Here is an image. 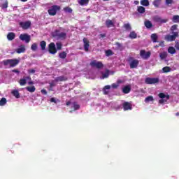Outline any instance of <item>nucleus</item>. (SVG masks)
<instances>
[{"instance_id": "nucleus-1", "label": "nucleus", "mask_w": 179, "mask_h": 179, "mask_svg": "<svg viewBox=\"0 0 179 179\" xmlns=\"http://www.w3.org/2000/svg\"><path fill=\"white\" fill-rule=\"evenodd\" d=\"M20 62V60L18 59H8L1 62L4 66H9V68H15V66H17Z\"/></svg>"}, {"instance_id": "nucleus-2", "label": "nucleus", "mask_w": 179, "mask_h": 179, "mask_svg": "<svg viewBox=\"0 0 179 179\" xmlns=\"http://www.w3.org/2000/svg\"><path fill=\"white\" fill-rule=\"evenodd\" d=\"M58 10H61V6L54 5L51 6V8L48 10V12L50 16H55Z\"/></svg>"}, {"instance_id": "nucleus-3", "label": "nucleus", "mask_w": 179, "mask_h": 179, "mask_svg": "<svg viewBox=\"0 0 179 179\" xmlns=\"http://www.w3.org/2000/svg\"><path fill=\"white\" fill-rule=\"evenodd\" d=\"M160 80L157 78H146L145 80V83L146 85H156V83H159Z\"/></svg>"}, {"instance_id": "nucleus-4", "label": "nucleus", "mask_w": 179, "mask_h": 179, "mask_svg": "<svg viewBox=\"0 0 179 179\" xmlns=\"http://www.w3.org/2000/svg\"><path fill=\"white\" fill-rule=\"evenodd\" d=\"M90 66L92 68H97V69H101V68L104 67V64L101 62H97L96 60H93L90 64Z\"/></svg>"}, {"instance_id": "nucleus-5", "label": "nucleus", "mask_w": 179, "mask_h": 179, "mask_svg": "<svg viewBox=\"0 0 179 179\" xmlns=\"http://www.w3.org/2000/svg\"><path fill=\"white\" fill-rule=\"evenodd\" d=\"M129 61H131L129 63L131 69L138 68V65H139V60L134 59V57H130Z\"/></svg>"}, {"instance_id": "nucleus-6", "label": "nucleus", "mask_w": 179, "mask_h": 179, "mask_svg": "<svg viewBox=\"0 0 179 179\" xmlns=\"http://www.w3.org/2000/svg\"><path fill=\"white\" fill-rule=\"evenodd\" d=\"M48 52L52 55L57 54V50L55 47V43H54V42H52L48 45Z\"/></svg>"}, {"instance_id": "nucleus-7", "label": "nucleus", "mask_w": 179, "mask_h": 179, "mask_svg": "<svg viewBox=\"0 0 179 179\" xmlns=\"http://www.w3.org/2000/svg\"><path fill=\"white\" fill-rule=\"evenodd\" d=\"M173 35H166L165 36V40L166 41H174L177 37H178V32H172Z\"/></svg>"}, {"instance_id": "nucleus-8", "label": "nucleus", "mask_w": 179, "mask_h": 179, "mask_svg": "<svg viewBox=\"0 0 179 179\" xmlns=\"http://www.w3.org/2000/svg\"><path fill=\"white\" fill-rule=\"evenodd\" d=\"M19 38L22 41H25V43H30V41L31 40L30 35H29L27 34H20L19 36Z\"/></svg>"}, {"instance_id": "nucleus-9", "label": "nucleus", "mask_w": 179, "mask_h": 179, "mask_svg": "<svg viewBox=\"0 0 179 179\" xmlns=\"http://www.w3.org/2000/svg\"><path fill=\"white\" fill-rule=\"evenodd\" d=\"M19 24L23 30H27L28 29H30L31 26V22L30 21L20 22Z\"/></svg>"}, {"instance_id": "nucleus-10", "label": "nucleus", "mask_w": 179, "mask_h": 179, "mask_svg": "<svg viewBox=\"0 0 179 179\" xmlns=\"http://www.w3.org/2000/svg\"><path fill=\"white\" fill-rule=\"evenodd\" d=\"M152 19L156 23H160V24H163V23H167V22H169L168 19H162L159 15L154 16Z\"/></svg>"}, {"instance_id": "nucleus-11", "label": "nucleus", "mask_w": 179, "mask_h": 179, "mask_svg": "<svg viewBox=\"0 0 179 179\" xmlns=\"http://www.w3.org/2000/svg\"><path fill=\"white\" fill-rule=\"evenodd\" d=\"M150 52H146L144 50L140 51V56L143 59H148V58H150Z\"/></svg>"}, {"instance_id": "nucleus-12", "label": "nucleus", "mask_w": 179, "mask_h": 179, "mask_svg": "<svg viewBox=\"0 0 179 179\" xmlns=\"http://www.w3.org/2000/svg\"><path fill=\"white\" fill-rule=\"evenodd\" d=\"M83 47H84V50L86 52H89V47H90V42L89 41V40L87 39V38H83Z\"/></svg>"}, {"instance_id": "nucleus-13", "label": "nucleus", "mask_w": 179, "mask_h": 179, "mask_svg": "<svg viewBox=\"0 0 179 179\" xmlns=\"http://www.w3.org/2000/svg\"><path fill=\"white\" fill-rule=\"evenodd\" d=\"M27 80H31V77L26 76L24 78H21L19 81L20 86H24L27 83Z\"/></svg>"}, {"instance_id": "nucleus-14", "label": "nucleus", "mask_w": 179, "mask_h": 179, "mask_svg": "<svg viewBox=\"0 0 179 179\" xmlns=\"http://www.w3.org/2000/svg\"><path fill=\"white\" fill-rule=\"evenodd\" d=\"M124 111H128V110H132V105L129 102H124L123 103Z\"/></svg>"}, {"instance_id": "nucleus-15", "label": "nucleus", "mask_w": 179, "mask_h": 179, "mask_svg": "<svg viewBox=\"0 0 179 179\" xmlns=\"http://www.w3.org/2000/svg\"><path fill=\"white\" fill-rule=\"evenodd\" d=\"M55 82H66V80H68V77L65 76H61L59 77H57L55 79Z\"/></svg>"}, {"instance_id": "nucleus-16", "label": "nucleus", "mask_w": 179, "mask_h": 179, "mask_svg": "<svg viewBox=\"0 0 179 179\" xmlns=\"http://www.w3.org/2000/svg\"><path fill=\"white\" fill-rule=\"evenodd\" d=\"M26 51V48L24 45H22L20 46V48H17L15 50V52L17 54H22Z\"/></svg>"}, {"instance_id": "nucleus-17", "label": "nucleus", "mask_w": 179, "mask_h": 179, "mask_svg": "<svg viewBox=\"0 0 179 179\" xmlns=\"http://www.w3.org/2000/svg\"><path fill=\"white\" fill-rule=\"evenodd\" d=\"M15 37H16V34H15L14 32H9L7 34V38L9 41H12L13 40H15Z\"/></svg>"}, {"instance_id": "nucleus-18", "label": "nucleus", "mask_w": 179, "mask_h": 179, "mask_svg": "<svg viewBox=\"0 0 179 179\" xmlns=\"http://www.w3.org/2000/svg\"><path fill=\"white\" fill-rule=\"evenodd\" d=\"M131 92V85H126L122 88V92L124 93V94H128Z\"/></svg>"}, {"instance_id": "nucleus-19", "label": "nucleus", "mask_w": 179, "mask_h": 179, "mask_svg": "<svg viewBox=\"0 0 179 179\" xmlns=\"http://www.w3.org/2000/svg\"><path fill=\"white\" fill-rule=\"evenodd\" d=\"M56 37H57V38H62V40H65V38H66V33L61 32L60 34H57Z\"/></svg>"}, {"instance_id": "nucleus-20", "label": "nucleus", "mask_w": 179, "mask_h": 179, "mask_svg": "<svg viewBox=\"0 0 179 179\" xmlns=\"http://www.w3.org/2000/svg\"><path fill=\"white\" fill-rule=\"evenodd\" d=\"M106 26L108 29H110V27H114V22L111 20H107L106 21Z\"/></svg>"}, {"instance_id": "nucleus-21", "label": "nucleus", "mask_w": 179, "mask_h": 179, "mask_svg": "<svg viewBox=\"0 0 179 179\" xmlns=\"http://www.w3.org/2000/svg\"><path fill=\"white\" fill-rule=\"evenodd\" d=\"M144 24L147 29H152L153 27V24L149 20L145 21Z\"/></svg>"}, {"instance_id": "nucleus-22", "label": "nucleus", "mask_w": 179, "mask_h": 179, "mask_svg": "<svg viewBox=\"0 0 179 179\" xmlns=\"http://www.w3.org/2000/svg\"><path fill=\"white\" fill-rule=\"evenodd\" d=\"M159 97L160 99H165L166 100H170V95H166L163 92H161L159 94Z\"/></svg>"}, {"instance_id": "nucleus-23", "label": "nucleus", "mask_w": 179, "mask_h": 179, "mask_svg": "<svg viewBox=\"0 0 179 179\" xmlns=\"http://www.w3.org/2000/svg\"><path fill=\"white\" fill-rule=\"evenodd\" d=\"M11 94H13V96H14V97H15V99L20 98V93H19V91L17 90H13L11 92Z\"/></svg>"}, {"instance_id": "nucleus-24", "label": "nucleus", "mask_w": 179, "mask_h": 179, "mask_svg": "<svg viewBox=\"0 0 179 179\" xmlns=\"http://www.w3.org/2000/svg\"><path fill=\"white\" fill-rule=\"evenodd\" d=\"M129 37V38H131V40H134L138 37V34L135 33V31H132L130 32Z\"/></svg>"}, {"instance_id": "nucleus-25", "label": "nucleus", "mask_w": 179, "mask_h": 179, "mask_svg": "<svg viewBox=\"0 0 179 179\" xmlns=\"http://www.w3.org/2000/svg\"><path fill=\"white\" fill-rule=\"evenodd\" d=\"M137 11L138 12V13L143 14L145 13V12H146V8H145V7L143 6H138L137 8Z\"/></svg>"}, {"instance_id": "nucleus-26", "label": "nucleus", "mask_w": 179, "mask_h": 179, "mask_svg": "<svg viewBox=\"0 0 179 179\" xmlns=\"http://www.w3.org/2000/svg\"><path fill=\"white\" fill-rule=\"evenodd\" d=\"M167 52H162L159 54L160 59H166L167 58Z\"/></svg>"}, {"instance_id": "nucleus-27", "label": "nucleus", "mask_w": 179, "mask_h": 179, "mask_svg": "<svg viewBox=\"0 0 179 179\" xmlns=\"http://www.w3.org/2000/svg\"><path fill=\"white\" fill-rule=\"evenodd\" d=\"M26 90H27V92H29V93H34L36 92V87H27Z\"/></svg>"}, {"instance_id": "nucleus-28", "label": "nucleus", "mask_w": 179, "mask_h": 179, "mask_svg": "<svg viewBox=\"0 0 179 179\" xmlns=\"http://www.w3.org/2000/svg\"><path fill=\"white\" fill-rule=\"evenodd\" d=\"M40 45L42 51H44V50H45V47H47V43L45 42V41H42L40 43Z\"/></svg>"}, {"instance_id": "nucleus-29", "label": "nucleus", "mask_w": 179, "mask_h": 179, "mask_svg": "<svg viewBox=\"0 0 179 179\" xmlns=\"http://www.w3.org/2000/svg\"><path fill=\"white\" fill-rule=\"evenodd\" d=\"M110 76V71L107 69L104 73H102L101 79H106Z\"/></svg>"}, {"instance_id": "nucleus-30", "label": "nucleus", "mask_w": 179, "mask_h": 179, "mask_svg": "<svg viewBox=\"0 0 179 179\" xmlns=\"http://www.w3.org/2000/svg\"><path fill=\"white\" fill-rule=\"evenodd\" d=\"M110 89H111V86L106 85L103 89V94H108V91L107 90H110Z\"/></svg>"}, {"instance_id": "nucleus-31", "label": "nucleus", "mask_w": 179, "mask_h": 179, "mask_svg": "<svg viewBox=\"0 0 179 179\" xmlns=\"http://www.w3.org/2000/svg\"><path fill=\"white\" fill-rule=\"evenodd\" d=\"M123 27L127 30V31H131L132 30V27H131V24L129 23L124 24L123 25Z\"/></svg>"}, {"instance_id": "nucleus-32", "label": "nucleus", "mask_w": 179, "mask_h": 179, "mask_svg": "<svg viewBox=\"0 0 179 179\" xmlns=\"http://www.w3.org/2000/svg\"><path fill=\"white\" fill-rule=\"evenodd\" d=\"M78 3L81 6H84V5H88L89 4V0H80L78 1Z\"/></svg>"}, {"instance_id": "nucleus-33", "label": "nucleus", "mask_w": 179, "mask_h": 179, "mask_svg": "<svg viewBox=\"0 0 179 179\" xmlns=\"http://www.w3.org/2000/svg\"><path fill=\"white\" fill-rule=\"evenodd\" d=\"M73 111H76V110H79L80 108V106L78 104V102H73Z\"/></svg>"}, {"instance_id": "nucleus-34", "label": "nucleus", "mask_w": 179, "mask_h": 179, "mask_svg": "<svg viewBox=\"0 0 179 179\" xmlns=\"http://www.w3.org/2000/svg\"><path fill=\"white\" fill-rule=\"evenodd\" d=\"M155 99H153V96H148L145 99V103H150V101H153Z\"/></svg>"}, {"instance_id": "nucleus-35", "label": "nucleus", "mask_w": 179, "mask_h": 179, "mask_svg": "<svg viewBox=\"0 0 179 179\" xmlns=\"http://www.w3.org/2000/svg\"><path fill=\"white\" fill-rule=\"evenodd\" d=\"M140 3L143 6H149V0H141Z\"/></svg>"}, {"instance_id": "nucleus-36", "label": "nucleus", "mask_w": 179, "mask_h": 179, "mask_svg": "<svg viewBox=\"0 0 179 179\" xmlns=\"http://www.w3.org/2000/svg\"><path fill=\"white\" fill-rule=\"evenodd\" d=\"M160 3H162V0H155L153 1V5L155 8H159V6H160Z\"/></svg>"}, {"instance_id": "nucleus-37", "label": "nucleus", "mask_w": 179, "mask_h": 179, "mask_svg": "<svg viewBox=\"0 0 179 179\" xmlns=\"http://www.w3.org/2000/svg\"><path fill=\"white\" fill-rule=\"evenodd\" d=\"M168 52L169 54H176V48H174V47H173V46H170L168 48Z\"/></svg>"}, {"instance_id": "nucleus-38", "label": "nucleus", "mask_w": 179, "mask_h": 179, "mask_svg": "<svg viewBox=\"0 0 179 179\" xmlns=\"http://www.w3.org/2000/svg\"><path fill=\"white\" fill-rule=\"evenodd\" d=\"M151 39L153 41V43H157V34H152L151 35Z\"/></svg>"}, {"instance_id": "nucleus-39", "label": "nucleus", "mask_w": 179, "mask_h": 179, "mask_svg": "<svg viewBox=\"0 0 179 179\" xmlns=\"http://www.w3.org/2000/svg\"><path fill=\"white\" fill-rule=\"evenodd\" d=\"M164 73H168V72H171V68L169 66H165L162 69Z\"/></svg>"}, {"instance_id": "nucleus-40", "label": "nucleus", "mask_w": 179, "mask_h": 179, "mask_svg": "<svg viewBox=\"0 0 179 179\" xmlns=\"http://www.w3.org/2000/svg\"><path fill=\"white\" fill-rule=\"evenodd\" d=\"M172 22H173V23H179V15H173Z\"/></svg>"}, {"instance_id": "nucleus-41", "label": "nucleus", "mask_w": 179, "mask_h": 179, "mask_svg": "<svg viewBox=\"0 0 179 179\" xmlns=\"http://www.w3.org/2000/svg\"><path fill=\"white\" fill-rule=\"evenodd\" d=\"M59 57L62 59H65L66 58V53L65 52H62L59 54Z\"/></svg>"}, {"instance_id": "nucleus-42", "label": "nucleus", "mask_w": 179, "mask_h": 179, "mask_svg": "<svg viewBox=\"0 0 179 179\" xmlns=\"http://www.w3.org/2000/svg\"><path fill=\"white\" fill-rule=\"evenodd\" d=\"M38 47V45H37V43H33L31 46V50L32 51H37Z\"/></svg>"}, {"instance_id": "nucleus-43", "label": "nucleus", "mask_w": 179, "mask_h": 179, "mask_svg": "<svg viewBox=\"0 0 179 179\" xmlns=\"http://www.w3.org/2000/svg\"><path fill=\"white\" fill-rule=\"evenodd\" d=\"M6 103H7L6 98H2L0 100V106H5V104H6Z\"/></svg>"}, {"instance_id": "nucleus-44", "label": "nucleus", "mask_w": 179, "mask_h": 179, "mask_svg": "<svg viewBox=\"0 0 179 179\" xmlns=\"http://www.w3.org/2000/svg\"><path fill=\"white\" fill-rule=\"evenodd\" d=\"M178 27V24H173L171 27V31H172L173 33H175L174 31L177 30V28Z\"/></svg>"}, {"instance_id": "nucleus-45", "label": "nucleus", "mask_w": 179, "mask_h": 179, "mask_svg": "<svg viewBox=\"0 0 179 179\" xmlns=\"http://www.w3.org/2000/svg\"><path fill=\"white\" fill-rule=\"evenodd\" d=\"M64 10L66 13H72V8H71L70 7H65V8H64Z\"/></svg>"}, {"instance_id": "nucleus-46", "label": "nucleus", "mask_w": 179, "mask_h": 179, "mask_svg": "<svg viewBox=\"0 0 179 179\" xmlns=\"http://www.w3.org/2000/svg\"><path fill=\"white\" fill-rule=\"evenodd\" d=\"M106 57H111V55H113V50H106Z\"/></svg>"}, {"instance_id": "nucleus-47", "label": "nucleus", "mask_w": 179, "mask_h": 179, "mask_svg": "<svg viewBox=\"0 0 179 179\" xmlns=\"http://www.w3.org/2000/svg\"><path fill=\"white\" fill-rule=\"evenodd\" d=\"M56 46H57L56 50H62V43H57Z\"/></svg>"}, {"instance_id": "nucleus-48", "label": "nucleus", "mask_w": 179, "mask_h": 179, "mask_svg": "<svg viewBox=\"0 0 179 179\" xmlns=\"http://www.w3.org/2000/svg\"><path fill=\"white\" fill-rule=\"evenodd\" d=\"M167 101V99H159V104H164V103H166Z\"/></svg>"}, {"instance_id": "nucleus-49", "label": "nucleus", "mask_w": 179, "mask_h": 179, "mask_svg": "<svg viewBox=\"0 0 179 179\" xmlns=\"http://www.w3.org/2000/svg\"><path fill=\"white\" fill-rule=\"evenodd\" d=\"M1 8H3V9H6V8H8V1H6L4 3H3L2 5H1Z\"/></svg>"}, {"instance_id": "nucleus-50", "label": "nucleus", "mask_w": 179, "mask_h": 179, "mask_svg": "<svg viewBox=\"0 0 179 179\" xmlns=\"http://www.w3.org/2000/svg\"><path fill=\"white\" fill-rule=\"evenodd\" d=\"M115 45H116L117 48H119L120 50H121V48H122V44L120 43L119 42H116V43H115Z\"/></svg>"}, {"instance_id": "nucleus-51", "label": "nucleus", "mask_w": 179, "mask_h": 179, "mask_svg": "<svg viewBox=\"0 0 179 179\" xmlns=\"http://www.w3.org/2000/svg\"><path fill=\"white\" fill-rule=\"evenodd\" d=\"M165 3L166 5H171V3H173V0H165Z\"/></svg>"}, {"instance_id": "nucleus-52", "label": "nucleus", "mask_w": 179, "mask_h": 179, "mask_svg": "<svg viewBox=\"0 0 179 179\" xmlns=\"http://www.w3.org/2000/svg\"><path fill=\"white\" fill-rule=\"evenodd\" d=\"M118 86H119V85L118 84H115V83H113L111 85V87H113V89H117Z\"/></svg>"}, {"instance_id": "nucleus-53", "label": "nucleus", "mask_w": 179, "mask_h": 179, "mask_svg": "<svg viewBox=\"0 0 179 179\" xmlns=\"http://www.w3.org/2000/svg\"><path fill=\"white\" fill-rule=\"evenodd\" d=\"M175 48H176V50H179V42L178 41L175 42Z\"/></svg>"}, {"instance_id": "nucleus-54", "label": "nucleus", "mask_w": 179, "mask_h": 179, "mask_svg": "<svg viewBox=\"0 0 179 179\" xmlns=\"http://www.w3.org/2000/svg\"><path fill=\"white\" fill-rule=\"evenodd\" d=\"M28 73H36V70L31 69L28 70Z\"/></svg>"}, {"instance_id": "nucleus-55", "label": "nucleus", "mask_w": 179, "mask_h": 179, "mask_svg": "<svg viewBox=\"0 0 179 179\" xmlns=\"http://www.w3.org/2000/svg\"><path fill=\"white\" fill-rule=\"evenodd\" d=\"M12 72H14V73H17V74L20 73V71L17 69H13L12 70Z\"/></svg>"}, {"instance_id": "nucleus-56", "label": "nucleus", "mask_w": 179, "mask_h": 179, "mask_svg": "<svg viewBox=\"0 0 179 179\" xmlns=\"http://www.w3.org/2000/svg\"><path fill=\"white\" fill-rule=\"evenodd\" d=\"M50 101L51 103H55V104H57V100L55 99V98H51Z\"/></svg>"}, {"instance_id": "nucleus-57", "label": "nucleus", "mask_w": 179, "mask_h": 179, "mask_svg": "<svg viewBox=\"0 0 179 179\" xmlns=\"http://www.w3.org/2000/svg\"><path fill=\"white\" fill-rule=\"evenodd\" d=\"M41 92L43 94H47V90H41Z\"/></svg>"}, {"instance_id": "nucleus-58", "label": "nucleus", "mask_w": 179, "mask_h": 179, "mask_svg": "<svg viewBox=\"0 0 179 179\" xmlns=\"http://www.w3.org/2000/svg\"><path fill=\"white\" fill-rule=\"evenodd\" d=\"M99 36L101 37V38H104V37H106V34H101Z\"/></svg>"}, {"instance_id": "nucleus-59", "label": "nucleus", "mask_w": 179, "mask_h": 179, "mask_svg": "<svg viewBox=\"0 0 179 179\" xmlns=\"http://www.w3.org/2000/svg\"><path fill=\"white\" fill-rule=\"evenodd\" d=\"M28 85H34V82H33V81L31 80H31H29V81L28 82Z\"/></svg>"}, {"instance_id": "nucleus-60", "label": "nucleus", "mask_w": 179, "mask_h": 179, "mask_svg": "<svg viewBox=\"0 0 179 179\" xmlns=\"http://www.w3.org/2000/svg\"><path fill=\"white\" fill-rule=\"evenodd\" d=\"M159 46H161V47H163L164 46V42H160L159 44Z\"/></svg>"}, {"instance_id": "nucleus-61", "label": "nucleus", "mask_w": 179, "mask_h": 179, "mask_svg": "<svg viewBox=\"0 0 179 179\" xmlns=\"http://www.w3.org/2000/svg\"><path fill=\"white\" fill-rule=\"evenodd\" d=\"M66 106H71V101H67Z\"/></svg>"}, {"instance_id": "nucleus-62", "label": "nucleus", "mask_w": 179, "mask_h": 179, "mask_svg": "<svg viewBox=\"0 0 179 179\" xmlns=\"http://www.w3.org/2000/svg\"><path fill=\"white\" fill-rule=\"evenodd\" d=\"M134 3H135V5H138V4L139 3V1H134Z\"/></svg>"}, {"instance_id": "nucleus-63", "label": "nucleus", "mask_w": 179, "mask_h": 179, "mask_svg": "<svg viewBox=\"0 0 179 179\" xmlns=\"http://www.w3.org/2000/svg\"><path fill=\"white\" fill-rule=\"evenodd\" d=\"M176 115L177 117H178V116H179V112L176 113Z\"/></svg>"}, {"instance_id": "nucleus-64", "label": "nucleus", "mask_w": 179, "mask_h": 179, "mask_svg": "<svg viewBox=\"0 0 179 179\" xmlns=\"http://www.w3.org/2000/svg\"><path fill=\"white\" fill-rule=\"evenodd\" d=\"M121 83V80H117V85Z\"/></svg>"}]
</instances>
